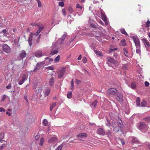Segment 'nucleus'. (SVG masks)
Instances as JSON below:
<instances>
[{"label":"nucleus","instance_id":"64","mask_svg":"<svg viewBox=\"0 0 150 150\" xmlns=\"http://www.w3.org/2000/svg\"><path fill=\"white\" fill-rule=\"evenodd\" d=\"M90 25L94 28H96V26L93 23H90Z\"/></svg>","mask_w":150,"mask_h":150},{"label":"nucleus","instance_id":"9","mask_svg":"<svg viewBox=\"0 0 150 150\" xmlns=\"http://www.w3.org/2000/svg\"><path fill=\"white\" fill-rule=\"evenodd\" d=\"M37 36L35 34H33L32 33H31L29 35L28 41L29 45L30 46H31L32 44L31 42L32 40V38H35Z\"/></svg>","mask_w":150,"mask_h":150},{"label":"nucleus","instance_id":"26","mask_svg":"<svg viewBox=\"0 0 150 150\" xmlns=\"http://www.w3.org/2000/svg\"><path fill=\"white\" fill-rule=\"evenodd\" d=\"M94 52L97 55H98L100 56H103V54L102 53L99 51L95 50Z\"/></svg>","mask_w":150,"mask_h":150},{"label":"nucleus","instance_id":"12","mask_svg":"<svg viewBox=\"0 0 150 150\" xmlns=\"http://www.w3.org/2000/svg\"><path fill=\"white\" fill-rule=\"evenodd\" d=\"M142 40L146 48L150 47V45L149 43V42L146 39L143 38L142 39Z\"/></svg>","mask_w":150,"mask_h":150},{"label":"nucleus","instance_id":"50","mask_svg":"<svg viewBox=\"0 0 150 150\" xmlns=\"http://www.w3.org/2000/svg\"><path fill=\"white\" fill-rule=\"evenodd\" d=\"M62 13L63 15L66 16L67 15L65 9H64L62 10Z\"/></svg>","mask_w":150,"mask_h":150},{"label":"nucleus","instance_id":"44","mask_svg":"<svg viewBox=\"0 0 150 150\" xmlns=\"http://www.w3.org/2000/svg\"><path fill=\"white\" fill-rule=\"evenodd\" d=\"M76 8H79L80 10H82V7L80 6L79 4H76Z\"/></svg>","mask_w":150,"mask_h":150},{"label":"nucleus","instance_id":"59","mask_svg":"<svg viewBox=\"0 0 150 150\" xmlns=\"http://www.w3.org/2000/svg\"><path fill=\"white\" fill-rule=\"evenodd\" d=\"M87 61V59L85 57H84L83 59V63H86Z\"/></svg>","mask_w":150,"mask_h":150},{"label":"nucleus","instance_id":"19","mask_svg":"<svg viewBox=\"0 0 150 150\" xmlns=\"http://www.w3.org/2000/svg\"><path fill=\"white\" fill-rule=\"evenodd\" d=\"M54 82V79L53 77L50 78L49 80V84L51 86H52Z\"/></svg>","mask_w":150,"mask_h":150},{"label":"nucleus","instance_id":"22","mask_svg":"<svg viewBox=\"0 0 150 150\" xmlns=\"http://www.w3.org/2000/svg\"><path fill=\"white\" fill-rule=\"evenodd\" d=\"M50 90L48 89H46L44 92L45 96H47L50 92Z\"/></svg>","mask_w":150,"mask_h":150},{"label":"nucleus","instance_id":"43","mask_svg":"<svg viewBox=\"0 0 150 150\" xmlns=\"http://www.w3.org/2000/svg\"><path fill=\"white\" fill-rule=\"evenodd\" d=\"M71 95L72 92H71L70 91L67 93V97L68 98H70L71 97Z\"/></svg>","mask_w":150,"mask_h":150},{"label":"nucleus","instance_id":"47","mask_svg":"<svg viewBox=\"0 0 150 150\" xmlns=\"http://www.w3.org/2000/svg\"><path fill=\"white\" fill-rule=\"evenodd\" d=\"M59 5L62 7H63L64 6V3L63 1H60L59 3Z\"/></svg>","mask_w":150,"mask_h":150},{"label":"nucleus","instance_id":"61","mask_svg":"<svg viewBox=\"0 0 150 150\" xmlns=\"http://www.w3.org/2000/svg\"><path fill=\"white\" fill-rule=\"evenodd\" d=\"M45 59L46 60H48V61H49V62H50V61H52L53 60L52 59L49 58V57H47L46 58H45Z\"/></svg>","mask_w":150,"mask_h":150},{"label":"nucleus","instance_id":"4","mask_svg":"<svg viewBox=\"0 0 150 150\" xmlns=\"http://www.w3.org/2000/svg\"><path fill=\"white\" fill-rule=\"evenodd\" d=\"M100 12L101 13V16L103 20L105 22V24L107 25L108 24V23L107 22V17L104 14V11L101 9H100Z\"/></svg>","mask_w":150,"mask_h":150},{"label":"nucleus","instance_id":"24","mask_svg":"<svg viewBox=\"0 0 150 150\" xmlns=\"http://www.w3.org/2000/svg\"><path fill=\"white\" fill-rule=\"evenodd\" d=\"M39 64L38 63H37L36 66L35 67V68L34 69L33 71H34L35 72H36L40 68V67L39 65Z\"/></svg>","mask_w":150,"mask_h":150},{"label":"nucleus","instance_id":"48","mask_svg":"<svg viewBox=\"0 0 150 150\" xmlns=\"http://www.w3.org/2000/svg\"><path fill=\"white\" fill-rule=\"evenodd\" d=\"M4 133L3 132L0 133V139H2L4 137Z\"/></svg>","mask_w":150,"mask_h":150},{"label":"nucleus","instance_id":"39","mask_svg":"<svg viewBox=\"0 0 150 150\" xmlns=\"http://www.w3.org/2000/svg\"><path fill=\"white\" fill-rule=\"evenodd\" d=\"M98 103L97 101L96 100L93 102L92 103L91 105L95 108L96 106Z\"/></svg>","mask_w":150,"mask_h":150},{"label":"nucleus","instance_id":"58","mask_svg":"<svg viewBox=\"0 0 150 150\" xmlns=\"http://www.w3.org/2000/svg\"><path fill=\"white\" fill-rule=\"evenodd\" d=\"M5 111V110L2 107L0 108V112H4Z\"/></svg>","mask_w":150,"mask_h":150},{"label":"nucleus","instance_id":"20","mask_svg":"<svg viewBox=\"0 0 150 150\" xmlns=\"http://www.w3.org/2000/svg\"><path fill=\"white\" fill-rule=\"evenodd\" d=\"M146 126V125L145 123L143 122H141L139 127L140 129H142L144 128Z\"/></svg>","mask_w":150,"mask_h":150},{"label":"nucleus","instance_id":"49","mask_svg":"<svg viewBox=\"0 0 150 150\" xmlns=\"http://www.w3.org/2000/svg\"><path fill=\"white\" fill-rule=\"evenodd\" d=\"M5 144H0V150H2L4 149L5 147Z\"/></svg>","mask_w":150,"mask_h":150},{"label":"nucleus","instance_id":"16","mask_svg":"<svg viewBox=\"0 0 150 150\" xmlns=\"http://www.w3.org/2000/svg\"><path fill=\"white\" fill-rule=\"evenodd\" d=\"M77 137L79 138L80 140H81V138H83L84 137H87V134L85 133H81L77 135Z\"/></svg>","mask_w":150,"mask_h":150},{"label":"nucleus","instance_id":"6","mask_svg":"<svg viewBox=\"0 0 150 150\" xmlns=\"http://www.w3.org/2000/svg\"><path fill=\"white\" fill-rule=\"evenodd\" d=\"M44 28V27L43 25L39 27V28L37 32L34 34L37 37H38V39H37V41L38 42L39 41L38 39H39L41 35L40 34L39 36L38 35H39L40 33V32L43 30Z\"/></svg>","mask_w":150,"mask_h":150},{"label":"nucleus","instance_id":"38","mask_svg":"<svg viewBox=\"0 0 150 150\" xmlns=\"http://www.w3.org/2000/svg\"><path fill=\"white\" fill-rule=\"evenodd\" d=\"M42 123L45 126H47L48 123V121L46 119H44L42 121Z\"/></svg>","mask_w":150,"mask_h":150},{"label":"nucleus","instance_id":"51","mask_svg":"<svg viewBox=\"0 0 150 150\" xmlns=\"http://www.w3.org/2000/svg\"><path fill=\"white\" fill-rule=\"evenodd\" d=\"M144 120L146 121L149 122L150 121V117H146L144 118Z\"/></svg>","mask_w":150,"mask_h":150},{"label":"nucleus","instance_id":"54","mask_svg":"<svg viewBox=\"0 0 150 150\" xmlns=\"http://www.w3.org/2000/svg\"><path fill=\"white\" fill-rule=\"evenodd\" d=\"M96 39L100 42H102V39L99 36H97L96 37Z\"/></svg>","mask_w":150,"mask_h":150},{"label":"nucleus","instance_id":"3","mask_svg":"<svg viewBox=\"0 0 150 150\" xmlns=\"http://www.w3.org/2000/svg\"><path fill=\"white\" fill-rule=\"evenodd\" d=\"M65 70L66 68L64 67H63L61 68L57 73L58 78L61 79L63 77Z\"/></svg>","mask_w":150,"mask_h":150},{"label":"nucleus","instance_id":"11","mask_svg":"<svg viewBox=\"0 0 150 150\" xmlns=\"http://www.w3.org/2000/svg\"><path fill=\"white\" fill-rule=\"evenodd\" d=\"M117 92V90L115 88H109L108 91V94H113Z\"/></svg>","mask_w":150,"mask_h":150},{"label":"nucleus","instance_id":"34","mask_svg":"<svg viewBox=\"0 0 150 150\" xmlns=\"http://www.w3.org/2000/svg\"><path fill=\"white\" fill-rule=\"evenodd\" d=\"M60 59V56L58 55L55 59L54 62L56 63H57L59 62Z\"/></svg>","mask_w":150,"mask_h":150},{"label":"nucleus","instance_id":"33","mask_svg":"<svg viewBox=\"0 0 150 150\" xmlns=\"http://www.w3.org/2000/svg\"><path fill=\"white\" fill-rule=\"evenodd\" d=\"M136 87V84L135 82H132L131 84V87L132 89H134Z\"/></svg>","mask_w":150,"mask_h":150},{"label":"nucleus","instance_id":"46","mask_svg":"<svg viewBox=\"0 0 150 150\" xmlns=\"http://www.w3.org/2000/svg\"><path fill=\"white\" fill-rule=\"evenodd\" d=\"M136 53L139 54H140L141 53V50H140V47L136 48Z\"/></svg>","mask_w":150,"mask_h":150},{"label":"nucleus","instance_id":"13","mask_svg":"<svg viewBox=\"0 0 150 150\" xmlns=\"http://www.w3.org/2000/svg\"><path fill=\"white\" fill-rule=\"evenodd\" d=\"M97 133L99 134L104 135L105 134V132L104 130L102 128H99L97 130Z\"/></svg>","mask_w":150,"mask_h":150},{"label":"nucleus","instance_id":"57","mask_svg":"<svg viewBox=\"0 0 150 150\" xmlns=\"http://www.w3.org/2000/svg\"><path fill=\"white\" fill-rule=\"evenodd\" d=\"M144 84L146 87H147L149 86V83L148 82L146 81L144 82Z\"/></svg>","mask_w":150,"mask_h":150},{"label":"nucleus","instance_id":"1","mask_svg":"<svg viewBox=\"0 0 150 150\" xmlns=\"http://www.w3.org/2000/svg\"><path fill=\"white\" fill-rule=\"evenodd\" d=\"M118 120L114 119L112 120V125L113 128V130L115 132H118L119 130V127L117 126V125L120 127V125H122V122L120 118L119 117H117Z\"/></svg>","mask_w":150,"mask_h":150},{"label":"nucleus","instance_id":"45","mask_svg":"<svg viewBox=\"0 0 150 150\" xmlns=\"http://www.w3.org/2000/svg\"><path fill=\"white\" fill-rule=\"evenodd\" d=\"M124 54L125 55L126 57H129V55H128V54L127 51L125 49H124Z\"/></svg>","mask_w":150,"mask_h":150},{"label":"nucleus","instance_id":"5","mask_svg":"<svg viewBox=\"0 0 150 150\" xmlns=\"http://www.w3.org/2000/svg\"><path fill=\"white\" fill-rule=\"evenodd\" d=\"M133 39L135 43L136 47L138 48L140 47V42L138 38L134 36L133 37Z\"/></svg>","mask_w":150,"mask_h":150},{"label":"nucleus","instance_id":"29","mask_svg":"<svg viewBox=\"0 0 150 150\" xmlns=\"http://www.w3.org/2000/svg\"><path fill=\"white\" fill-rule=\"evenodd\" d=\"M42 91V88L40 87L39 88L38 91H36V92H38V95H41V93Z\"/></svg>","mask_w":150,"mask_h":150},{"label":"nucleus","instance_id":"23","mask_svg":"<svg viewBox=\"0 0 150 150\" xmlns=\"http://www.w3.org/2000/svg\"><path fill=\"white\" fill-rule=\"evenodd\" d=\"M132 142L133 143H137L139 142V141L137 138L135 137H132Z\"/></svg>","mask_w":150,"mask_h":150},{"label":"nucleus","instance_id":"15","mask_svg":"<svg viewBox=\"0 0 150 150\" xmlns=\"http://www.w3.org/2000/svg\"><path fill=\"white\" fill-rule=\"evenodd\" d=\"M57 138L55 136H53L48 139V143L51 144L54 143L57 141Z\"/></svg>","mask_w":150,"mask_h":150},{"label":"nucleus","instance_id":"7","mask_svg":"<svg viewBox=\"0 0 150 150\" xmlns=\"http://www.w3.org/2000/svg\"><path fill=\"white\" fill-rule=\"evenodd\" d=\"M2 47L4 51L6 53H8L10 51L11 48L7 44H4L3 46Z\"/></svg>","mask_w":150,"mask_h":150},{"label":"nucleus","instance_id":"30","mask_svg":"<svg viewBox=\"0 0 150 150\" xmlns=\"http://www.w3.org/2000/svg\"><path fill=\"white\" fill-rule=\"evenodd\" d=\"M7 96L6 95H3L1 97V102H4L7 98Z\"/></svg>","mask_w":150,"mask_h":150},{"label":"nucleus","instance_id":"36","mask_svg":"<svg viewBox=\"0 0 150 150\" xmlns=\"http://www.w3.org/2000/svg\"><path fill=\"white\" fill-rule=\"evenodd\" d=\"M106 126L110 127V123L109 120L108 119H106Z\"/></svg>","mask_w":150,"mask_h":150},{"label":"nucleus","instance_id":"37","mask_svg":"<svg viewBox=\"0 0 150 150\" xmlns=\"http://www.w3.org/2000/svg\"><path fill=\"white\" fill-rule=\"evenodd\" d=\"M122 68L124 70H127L128 69V65L127 64H124L122 65Z\"/></svg>","mask_w":150,"mask_h":150},{"label":"nucleus","instance_id":"62","mask_svg":"<svg viewBox=\"0 0 150 150\" xmlns=\"http://www.w3.org/2000/svg\"><path fill=\"white\" fill-rule=\"evenodd\" d=\"M40 137V136L38 135H37L35 137V140L36 141L38 140Z\"/></svg>","mask_w":150,"mask_h":150},{"label":"nucleus","instance_id":"2","mask_svg":"<svg viewBox=\"0 0 150 150\" xmlns=\"http://www.w3.org/2000/svg\"><path fill=\"white\" fill-rule=\"evenodd\" d=\"M107 64L109 66L112 67L113 65L116 66L119 64V62L116 61L111 57H108L107 58Z\"/></svg>","mask_w":150,"mask_h":150},{"label":"nucleus","instance_id":"17","mask_svg":"<svg viewBox=\"0 0 150 150\" xmlns=\"http://www.w3.org/2000/svg\"><path fill=\"white\" fill-rule=\"evenodd\" d=\"M26 55L25 52L24 50H22L20 54V57L21 59H23L25 57Z\"/></svg>","mask_w":150,"mask_h":150},{"label":"nucleus","instance_id":"41","mask_svg":"<svg viewBox=\"0 0 150 150\" xmlns=\"http://www.w3.org/2000/svg\"><path fill=\"white\" fill-rule=\"evenodd\" d=\"M30 25L32 26H35L37 27H39L40 25V24L39 23H31Z\"/></svg>","mask_w":150,"mask_h":150},{"label":"nucleus","instance_id":"14","mask_svg":"<svg viewBox=\"0 0 150 150\" xmlns=\"http://www.w3.org/2000/svg\"><path fill=\"white\" fill-rule=\"evenodd\" d=\"M35 54V56L37 57H40L42 56V52L40 50L36 51Z\"/></svg>","mask_w":150,"mask_h":150},{"label":"nucleus","instance_id":"56","mask_svg":"<svg viewBox=\"0 0 150 150\" xmlns=\"http://www.w3.org/2000/svg\"><path fill=\"white\" fill-rule=\"evenodd\" d=\"M150 23V21L149 20H148L146 22V27H148L149 26V25Z\"/></svg>","mask_w":150,"mask_h":150},{"label":"nucleus","instance_id":"35","mask_svg":"<svg viewBox=\"0 0 150 150\" xmlns=\"http://www.w3.org/2000/svg\"><path fill=\"white\" fill-rule=\"evenodd\" d=\"M120 45H123L124 46H125L126 45V44L125 43V41L124 39L122 40L121 41Z\"/></svg>","mask_w":150,"mask_h":150},{"label":"nucleus","instance_id":"21","mask_svg":"<svg viewBox=\"0 0 150 150\" xmlns=\"http://www.w3.org/2000/svg\"><path fill=\"white\" fill-rule=\"evenodd\" d=\"M66 36V35L65 34L63 35L62 37L60 38V39H59V41L60 40L61 41V42H60V44H61L63 42L64 39H65Z\"/></svg>","mask_w":150,"mask_h":150},{"label":"nucleus","instance_id":"25","mask_svg":"<svg viewBox=\"0 0 150 150\" xmlns=\"http://www.w3.org/2000/svg\"><path fill=\"white\" fill-rule=\"evenodd\" d=\"M44 141V139L42 137L40 139V141L39 143V145L40 146L43 145Z\"/></svg>","mask_w":150,"mask_h":150},{"label":"nucleus","instance_id":"53","mask_svg":"<svg viewBox=\"0 0 150 150\" xmlns=\"http://www.w3.org/2000/svg\"><path fill=\"white\" fill-rule=\"evenodd\" d=\"M68 10L71 13H72L73 11V9L71 7H69Z\"/></svg>","mask_w":150,"mask_h":150},{"label":"nucleus","instance_id":"27","mask_svg":"<svg viewBox=\"0 0 150 150\" xmlns=\"http://www.w3.org/2000/svg\"><path fill=\"white\" fill-rule=\"evenodd\" d=\"M56 103H54L51 104L50 108V109L51 111L52 110L53 108L56 106Z\"/></svg>","mask_w":150,"mask_h":150},{"label":"nucleus","instance_id":"52","mask_svg":"<svg viewBox=\"0 0 150 150\" xmlns=\"http://www.w3.org/2000/svg\"><path fill=\"white\" fill-rule=\"evenodd\" d=\"M57 53L58 51L57 50H53L51 52V54H54Z\"/></svg>","mask_w":150,"mask_h":150},{"label":"nucleus","instance_id":"40","mask_svg":"<svg viewBox=\"0 0 150 150\" xmlns=\"http://www.w3.org/2000/svg\"><path fill=\"white\" fill-rule=\"evenodd\" d=\"M38 3V6L39 7H41L42 6L40 0H36Z\"/></svg>","mask_w":150,"mask_h":150},{"label":"nucleus","instance_id":"28","mask_svg":"<svg viewBox=\"0 0 150 150\" xmlns=\"http://www.w3.org/2000/svg\"><path fill=\"white\" fill-rule=\"evenodd\" d=\"M147 102L145 101H142L141 104V107H145L146 105H147Z\"/></svg>","mask_w":150,"mask_h":150},{"label":"nucleus","instance_id":"55","mask_svg":"<svg viewBox=\"0 0 150 150\" xmlns=\"http://www.w3.org/2000/svg\"><path fill=\"white\" fill-rule=\"evenodd\" d=\"M62 146H59L55 150H61L62 148Z\"/></svg>","mask_w":150,"mask_h":150},{"label":"nucleus","instance_id":"32","mask_svg":"<svg viewBox=\"0 0 150 150\" xmlns=\"http://www.w3.org/2000/svg\"><path fill=\"white\" fill-rule=\"evenodd\" d=\"M121 32L123 34H125V35L127 36L128 35L127 33L125 31V30L124 29H122L120 30Z\"/></svg>","mask_w":150,"mask_h":150},{"label":"nucleus","instance_id":"63","mask_svg":"<svg viewBox=\"0 0 150 150\" xmlns=\"http://www.w3.org/2000/svg\"><path fill=\"white\" fill-rule=\"evenodd\" d=\"M47 68L49 69L50 70H53L54 69V67L53 66H50L48 67Z\"/></svg>","mask_w":150,"mask_h":150},{"label":"nucleus","instance_id":"8","mask_svg":"<svg viewBox=\"0 0 150 150\" xmlns=\"http://www.w3.org/2000/svg\"><path fill=\"white\" fill-rule=\"evenodd\" d=\"M116 100L119 102H122L123 101V96L121 93H117L116 97Z\"/></svg>","mask_w":150,"mask_h":150},{"label":"nucleus","instance_id":"42","mask_svg":"<svg viewBox=\"0 0 150 150\" xmlns=\"http://www.w3.org/2000/svg\"><path fill=\"white\" fill-rule=\"evenodd\" d=\"M71 89H74V82L73 81V80L72 79L71 81Z\"/></svg>","mask_w":150,"mask_h":150},{"label":"nucleus","instance_id":"18","mask_svg":"<svg viewBox=\"0 0 150 150\" xmlns=\"http://www.w3.org/2000/svg\"><path fill=\"white\" fill-rule=\"evenodd\" d=\"M106 134L108 135V136L109 138H111L112 137V134L110 130H107L106 131Z\"/></svg>","mask_w":150,"mask_h":150},{"label":"nucleus","instance_id":"60","mask_svg":"<svg viewBox=\"0 0 150 150\" xmlns=\"http://www.w3.org/2000/svg\"><path fill=\"white\" fill-rule=\"evenodd\" d=\"M11 84L10 83H9L8 84V85L6 86V88L7 89H10L11 88Z\"/></svg>","mask_w":150,"mask_h":150},{"label":"nucleus","instance_id":"31","mask_svg":"<svg viewBox=\"0 0 150 150\" xmlns=\"http://www.w3.org/2000/svg\"><path fill=\"white\" fill-rule=\"evenodd\" d=\"M136 103L138 106H139L140 105V101L139 97H137L136 99Z\"/></svg>","mask_w":150,"mask_h":150},{"label":"nucleus","instance_id":"10","mask_svg":"<svg viewBox=\"0 0 150 150\" xmlns=\"http://www.w3.org/2000/svg\"><path fill=\"white\" fill-rule=\"evenodd\" d=\"M27 79V77L25 74H24L22 76V78L21 80H20L19 83L18 84L19 85H21L23 84L25 80Z\"/></svg>","mask_w":150,"mask_h":150}]
</instances>
